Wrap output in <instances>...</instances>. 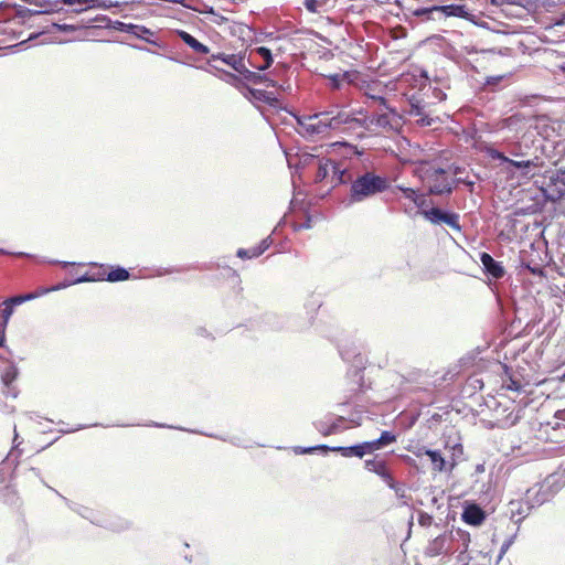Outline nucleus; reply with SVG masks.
Instances as JSON below:
<instances>
[{"label": "nucleus", "mask_w": 565, "mask_h": 565, "mask_svg": "<svg viewBox=\"0 0 565 565\" xmlns=\"http://www.w3.org/2000/svg\"><path fill=\"white\" fill-rule=\"evenodd\" d=\"M111 30L128 33L139 40H142L149 44L158 45L157 41L150 39L154 33L152 30L145 25H138L134 23H126L119 20H115Z\"/></svg>", "instance_id": "obj_11"}, {"label": "nucleus", "mask_w": 565, "mask_h": 565, "mask_svg": "<svg viewBox=\"0 0 565 565\" xmlns=\"http://www.w3.org/2000/svg\"><path fill=\"white\" fill-rule=\"evenodd\" d=\"M428 554L431 556H438L441 554H454L458 551L451 545L449 533L445 532L435 537L428 545Z\"/></svg>", "instance_id": "obj_19"}, {"label": "nucleus", "mask_w": 565, "mask_h": 565, "mask_svg": "<svg viewBox=\"0 0 565 565\" xmlns=\"http://www.w3.org/2000/svg\"><path fill=\"white\" fill-rule=\"evenodd\" d=\"M130 279V273L127 268L120 265H108L106 281L121 282Z\"/></svg>", "instance_id": "obj_34"}, {"label": "nucleus", "mask_w": 565, "mask_h": 565, "mask_svg": "<svg viewBox=\"0 0 565 565\" xmlns=\"http://www.w3.org/2000/svg\"><path fill=\"white\" fill-rule=\"evenodd\" d=\"M271 235L265 237L259 242L258 245L250 248H238L236 252V256L241 259H252L257 258L263 255L271 245H273Z\"/></svg>", "instance_id": "obj_23"}, {"label": "nucleus", "mask_w": 565, "mask_h": 565, "mask_svg": "<svg viewBox=\"0 0 565 565\" xmlns=\"http://www.w3.org/2000/svg\"><path fill=\"white\" fill-rule=\"evenodd\" d=\"M288 113L291 114L297 121L298 134L303 138L311 140L331 129H339L342 125H363V120L344 110H338L337 113L334 110H326L309 116H299L291 111Z\"/></svg>", "instance_id": "obj_2"}, {"label": "nucleus", "mask_w": 565, "mask_h": 565, "mask_svg": "<svg viewBox=\"0 0 565 565\" xmlns=\"http://www.w3.org/2000/svg\"><path fill=\"white\" fill-rule=\"evenodd\" d=\"M489 154L493 160L499 161L505 173L511 179H516L518 183H524L535 177L543 164L537 156L532 159L514 160L498 149H492Z\"/></svg>", "instance_id": "obj_3"}, {"label": "nucleus", "mask_w": 565, "mask_h": 565, "mask_svg": "<svg viewBox=\"0 0 565 565\" xmlns=\"http://www.w3.org/2000/svg\"><path fill=\"white\" fill-rule=\"evenodd\" d=\"M0 499L4 504L15 505L19 501L17 490L12 486H4L0 491Z\"/></svg>", "instance_id": "obj_45"}, {"label": "nucleus", "mask_w": 565, "mask_h": 565, "mask_svg": "<svg viewBox=\"0 0 565 565\" xmlns=\"http://www.w3.org/2000/svg\"><path fill=\"white\" fill-rule=\"evenodd\" d=\"M332 178L335 181V184H347L348 182L353 181L352 174L348 168L342 167V164L335 160L332 162Z\"/></svg>", "instance_id": "obj_38"}, {"label": "nucleus", "mask_w": 565, "mask_h": 565, "mask_svg": "<svg viewBox=\"0 0 565 565\" xmlns=\"http://www.w3.org/2000/svg\"><path fill=\"white\" fill-rule=\"evenodd\" d=\"M532 489L527 490L526 497H527V511H531L534 508L541 507L545 502L550 501L554 494L552 491L545 487V483L542 482L540 488L536 490V492L531 495Z\"/></svg>", "instance_id": "obj_24"}, {"label": "nucleus", "mask_w": 565, "mask_h": 565, "mask_svg": "<svg viewBox=\"0 0 565 565\" xmlns=\"http://www.w3.org/2000/svg\"><path fill=\"white\" fill-rule=\"evenodd\" d=\"M213 61H222L238 74L242 72V68L244 66V56H242L241 54H226L218 52L215 54H211L209 63Z\"/></svg>", "instance_id": "obj_28"}, {"label": "nucleus", "mask_w": 565, "mask_h": 565, "mask_svg": "<svg viewBox=\"0 0 565 565\" xmlns=\"http://www.w3.org/2000/svg\"><path fill=\"white\" fill-rule=\"evenodd\" d=\"M417 521L420 526L428 527L431 525L434 518L431 514L420 510L417 513Z\"/></svg>", "instance_id": "obj_58"}, {"label": "nucleus", "mask_w": 565, "mask_h": 565, "mask_svg": "<svg viewBox=\"0 0 565 565\" xmlns=\"http://www.w3.org/2000/svg\"><path fill=\"white\" fill-rule=\"evenodd\" d=\"M320 156L312 154V153H301L299 156V164L303 168L317 164V162L320 160Z\"/></svg>", "instance_id": "obj_54"}, {"label": "nucleus", "mask_w": 565, "mask_h": 565, "mask_svg": "<svg viewBox=\"0 0 565 565\" xmlns=\"http://www.w3.org/2000/svg\"><path fill=\"white\" fill-rule=\"evenodd\" d=\"M14 312V308L11 307L8 302H6L4 300L1 302L0 305V316L1 317H4L7 319L10 320V318L12 317Z\"/></svg>", "instance_id": "obj_64"}, {"label": "nucleus", "mask_w": 565, "mask_h": 565, "mask_svg": "<svg viewBox=\"0 0 565 565\" xmlns=\"http://www.w3.org/2000/svg\"><path fill=\"white\" fill-rule=\"evenodd\" d=\"M88 10L89 9H104L108 10L113 7H118L119 2H113L110 0H88Z\"/></svg>", "instance_id": "obj_52"}, {"label": "nucleus", "mask_w": 565, "mask_h": 565, "mask_svg": "<svg viewBox=\"0 0 565 565\" xmlns=\"http://www.w3.org/2000/svg\"><path fill=\"white\" fill-rule=\"evenodd\" d=\"M423 217L433 225L445 224L457 232H461L462 230L460 215L449 209L435 205L429 207L428 205L423 212Z\"/></svg>", "instance_id": "obj_8"}, {"label": "nucleus", "mask_w": 565, "mask_h": 565, "mask_svg": "<svg viewBox=\"0 0 565 565\" xmlns=\"http://www.w3.org/2000/svg\"><path fill=\"white\" fill-rule=\"evenodd\" d=\"M504 78V75H497V76H488L483 83V85L491 90H495L498 85L502 82Z\"/></svg>", "instance_id": "obj_60"}, {"label": "nucleus", "mask_w": 565, "mask_h": 565, "mask_svg": "<svg viewBox=\"0 0 565 565\" xmlns=\"http://www.w3.org/2000/svg\"><path fill=\"white\" fill-rule=\"evenodd\" d=\"M482 270L488 278L499 280L504 277L505 269L501 262L495 260L489 253L480 254Z\"/></svg>", "instance_id": "obj_17"}, {"label": "nucleus", "mask_w": 565, "mask_h": 565, "mask_svg": "<svg viewBox=\"0 0 565 565\" xmlns=\"http://www.w3.org/2000/svg\"><path fill=\"white\" fill-rule=\"evenodd\" d=\"M21 444H22V440H20V436L17 431V427L14 426L13 447H12L9 456H13L14 452H17V457L20 456L22 454V451L19 448Z\"/></svg>", "instance_id": "obj_63"}, {"label": "nucleus", "mask_w": 565, "mask_h": 565, "mask_svg": "<svg viewBox=\"0 0 565 565\" xmlns=\"http://www.w3.org/2000/svg\"><path fill=\"white\" fill-rule=\"evenodd\" d=\"M76 284H77L76 282V278H74V279H64L63 281L49 287V290L58 291V290L65 289V288H67L70 286L76 285Z\"/></svg>", "instance_id": "obj_62"}, {"label": "nucleus", "mask_w": 565, "mask_h": 565, "mask_svg": "<svg viewBox=\"0 0 565 565\" xmlns=\"http://www.w3.org/2000/svg\"><path fill=\"white\" fill-rule=\"evenodd\" d=\"M509 510L511 513V520L518 527L526 518L531 511H527V499L524 502L520 501H510L509 503Z\"/></svg>", "instance_id": "obj_32"}, {"label": "nucleus", "mask_w": 565, "mask_h": 565, "mask_svg": "<svg viewBox=\"0 0 565 565\" xmlns=\"http://www.w3.org/2000/svg\"><path fill=\"white\" fill-rule=\"evenodd\" d=\"M339 354L341 359L350 364L348 369V377L356 386L352 391L363 390V371L365 369V358L361 353L355 343H344L339 345Z\"/></svg>", "instance_id": "obj_6"}, {"label": "nucleus", "mask_w": 565, "mask_h": 565, "mask_svg": "<svg viewBox=\"0 0 565 565\" xmlns=\"http://www.w3.org/2000/svg\"><path fill=\"white\" fill-rule=\"evenodd\" d=\"M332 449H334L333 446H328V445L321 444V445H315V446H308V447L295 446L292 448V451L296 455H309V454L318 452L322 456H326L329 452H332Z\"/></svg>", "instance_id": "obj_39"}, {"label": "nucleus", "mask_w": 565, "mask_h": 565, "mask_svg": "<svg viewBox=\"0 0 565 565\" xmlns=\"http://www.w3.org/2000/svg\"><path fill=\"white\" fill-rule=\"evenodd\" d=\"M487 519L486 511L475 501H465L461 520L469 525L480 526Z\"/></svg>", "instance_id": "obj_16"}, {"label": "nucleus", "mask_w": 565, "mask_h": 565, "mask_svg": "<svg viewBox=\"0 0 565 565\" xmlns=\"http://www.w3.org/2000/svg\"><path fill=\"white\" fill-rule=\"evenodd\" d=\"M47 28L50 29V31L52 29H54L60 32H73L78 29V26H76L74 24L58 23V22H52L51 24L47 25Z\"/></svg>", "instance_id": "obj_57"}, {"label": "nucleus", "mask_w": 565, "mask_h": 565, "mask_svg": "<svg viewBox=\"0 0 565 565\" xmlns=\"http://www.w3.org/2000/svg\"><path fill=\"white\" fill-rule=\"evenodd\" d=\"M364 413L365 411L363 409L362 406L355 405L348 416H334L332 414H329L328 417L330 425L334 426L337 428V434H339L349 428V426H347L345 423H349L351 426H360L362 424Z\"/></svg>", "instance_id": "obj_13"}, {"label": "nucleus", "mask_w": 565, "mask_h": 565, "mask_svg": "<svg viewBox=\"0 0 565 565\" xmlns=\"http://www.w3.org/2000/svg\"><path fill=\"white\" fill-rule=\"evenodd\" d=\"M31 547V541L28 537H21L18 542L17 551L10 553L7 556V561L9 563H20L23 562L28 552Z\"/></svg>", "instance_id": "obj_33"}, {"label": "nucleus", "mask_w": 565, "mask_h": 565, "mask_svg": "<svg viewBox=\"0 0 565 565\" xmlns=\"http://www.w3.org/2000/svg\"><path fill=\"white\" fill-rule=\"evenodd\" d=\"M115 20H111L109 17L104 14H97L95 18L89 19L87 21V26H90V23H97L96 28H105L111 30V25Z\"/></svg>", "instance_id": "obj_51"}, {"label": "nucleus", "mask_w": 565, "mask_h": 565, "mask_svg": "<svg viewBox=\"0 0 565 565\" xmlns=\"http://www.w3.org/2000/svg\"><path fill=\"white\" fill-rule=\"evenodd\" d=\"M423 455H425L430 463L433 465V469L438 472L451 471L456 466V462H448L443 456L441 451L438 449H423Z\"/></svg>", "instance_id": "obj_21"}, {"label": "nucleus", "mask_w": 565, "mask_h": 565, "mask_svg": "<svg viewBox=\"0 0 565 565\" xmlns=\"http://www.w3.org/2000/svg\"><path fill=\"white\" fill-rule=\"evenodd\" d=\"M77 514L79 516H82L83 519L89 521L92 524L97 525V526H98L102 515H103L100 512L95 511L85 505H82V508L79 509V512Z\"/></svg>", "instance_id": "obj_47"}, {"label": "nucleus", "mask_w": 565, "mask_h": 565, "mask_svg": "<svg viewBox=\"0 0 565 565\" xmlns=\"http://www.w3.org/2000/svg\"><path fill=\"white\" fill-rule=\"evenodd\" d=\"M242 94L253 104L263 103L271 107H276L278 104V98L276 97L275 93L265 89L242 85Z\"/></svg>", "instance_id": "obj_14"}, {"label": "nucleus", "mask_w": 565, "mask_h": 565, "mask_svg": "<svg viewBox=\"0 0 565 565\" xmlns=\"http://www.w3.org/2000/svg\"><path fill=\"white\" fill-rule=\"evenodd\" d=\"M184 44H186L190 49L193 50L196 54L207 55L210 53V47L202 42H200L196 38L184 30L175 29L172 31Z\"/></svg>", "instance_id": "obj_25"}, {"label": "nucleus", "mask_w": 565, "mask_h": 565, "mask_svg": "<svg viewBox=\"0 0 565 565\" xmlns=\"http://www.w3.org/2000/svg\"><path fill=\"white\" fill-rule=\"evenodd\" d=\"M405 34H406V32L404 29L401 28V32H397L391 26V42L393 40L404 38ZM411 56H412V49H408V47L397 49L391 44V63L393 61H397V62L407 61L411 58Z\"/></svg>", "instance_id": "obj_27"}, {"label": "nucleus", "mask_w": 565, "mask_h": 565, "mask_svg": "<svg viewBox=\"0 0 565 565\" xmlns=\"http://www.w3.org/2000/svg\"><path fill=\"white\" fill-rule=\"evenodd\" d=\"M362 444L365 455H371L374 451L384 448L385 446L388 445V429L382 430L379 438L363 441Z\"/></svg>", "instance_id": "obj_35"}, {"label": "nucleus", "mask_w": 565, "mask_h": 565, "mask_svg": "<svg viewBox=\"0 0 565 565\" xmlns=\"http://www.w3.org/2000/svg\"><path fill=\"white\" fill-rule=\"evenodd\" d=\"M214 70L218 71L221 73L220 78L227 84L234 85L237 88L242 90V85H245L238 75L231 73L228 71H225L223 68H218L217 66L211 65Z\"/></svg>", "instance_id": "obj_46"}, {"label": "nucleus", "mask_w": 565, "mask_h": 565, "mask_svg": "<svg viewBox=\"0 0 565 565\" xmlns=\"http://www.w3.org/2000/svg\"><path fill=\"white\" fill-rule=\"evenodd\" d=\"M273 63V53L270 49L266 46H257L249 53L248 64L260 72L268 70Z\"/></svg>", "instance_id": "obj_15"}, {"label": "nucleus", "mask_w": 565, "mask_h": 565, "mask_svg": "<svg viewBox=\"0 0 565 565\" xmlns=\"http://www.w3.org/2000/svg\"><path fill=\"white\" fill-rule=\"evenodd\" d=\"M42 483L45 484L47 488H50L52 491H54L64 502L65 504L75 513L79 512V509L83 504L76 503L74 501L68 500L66 497L62 495L57 490L53 489L52 487L47 486L43 479H41Z\"/></svg>", "instance_id": "obj_56"}, {"label": "nucleus", "mask_w": 565, "mask_h": 565, "mask_svg": "<svg viewBox=\"0 0 565 565\" xmlns=\"http://www.w3.org/2000/svg\"><path fill=\"white\" fill-rule=\"evenodd\" d=\"M333 447H334V449H332V452H339V454H341V456H343L345 458H351V457L363 458L365 456V451H364L362 443L351 445V446H333Z\"/></svg>", "instance_id": "obj_37"}, {"label": "nucleus", "mask_w": 565, "mask_h": 565, "mask_svg": "<svg viewBox=\"0 0 565 565\" xmlns=\"http://www.w3.org/2000/svg\"><path fill=\"white\" fill-rule=\"evenodd\" d=\"M434 8L441 12L445 17H455L467 20L469 10L465 4L450 3V4H434Z\"/></svg>", "instance_id": "obj_30"}, {"label": "nucleus", "mask_w": 565, "mask_h": 565, "mask_svg": "<svg viewBox=\"0 0 565 565\" xmlns=\"http://www.w3.org/2000/svg\"><path fill=\"white\" fill-rule=\"evenodd\" d=\"M49 4H50V8L58 9V12L63 9V7H60V4L67 6V7L81 6V9L72 10L74 13H82L84 11H87L88 7H89V6H87L88 0H56Z\"/></svg>", "instance_id": "obj_42"}, {"label": "nucleus", "mask_w": 565, "mask_h": 565, "mask_svg": "<svg viewBox=\"0 0 565 565\" xmlns=\"http://www.w3.org/2000/svg\"><path fill=\"white\" fill-rule=\"evenodd\" d=\"M313 427L322 435L330 436L337 434V428L330 425L329 417L313 422Z\"/></svg>", "instance_id": "obj_48"}, {"label": "nucleus", "mask_w": 565, "mask_h": 565, "mask_svg": "<svg viewBox=\"0 0 565 565\" xmlns=\"http://www.w3.org/2000/svg\"><path fill=\"white\" fill-rule=\"evenodd\" d=\"M90 270L76 277V282L106 281L108 265L89 263Z\"/></svg>", "instance_id": "obj_22"}, {"label": "nucleus", "mask_w": 565, "mask_h": 565, "mask_svg": "<svg viewBox=\"0 0 565 565\" xmlns=\"http://www.w3.org/2000/svg\"><path fill=\"white\" fill-rule=\"evenodd\" d=\"M225 271V276L227 278H231L233 279V282H234V289L236 290L237 294H241L243 291V287H242V280H241V277L237 273V270H235L234 268L230 267V266H223L222 267Z\"/></svg>", "instance_id": "obj_50"}, {"label": "nucleus", "mask_w": 565, "mask_h": 565, "mask_svg": "<svg viewBox=\"0 0 565 565\" xmlns=\"http://www.w3.org/2000/svg\"><path fill=\"white\" fill-rule=\"evenodd\" d=\"M388 189V178L381 177L374 172L359 174L350 188V201L362 202L367 198L383 193Z\"/></svg>", "instance_id": "obj_5"}, {"label": "nucleus", "mask_w": 565, "mask_h": 565, "mask_svg": "<svg viewBox=\"0 0 565 565\" xmlns=\"http://www.w3.org/2000/svg\"><path fill=\"white\" fill-rule=\"evenodd\" d=\"M543 482L554 495L565 486V479L559 473H552L547 476Z\"/></svg>", "instance_id": "obj_43"}, {"label": "nucleus", "mask_w": 565, "mask_h": 565, "mask_svg": "<svg viewBox=\"0 0 565 565\" xmlns=\"http://www.w3.org/2000/svg\"><path fill=\"white\" fill-rule=\"evenodd\" d=\"M449 539L452 546H455V543H458L460 544V548H465V551H468L470 544L469 532L462 529H456L449 532Z\"/></svg>", "instance_id": "obj_40"}, {"label": "nucleus", "mask_w": 565, "mask_h": 565, "mask_svg": "<svg viewBox=\"0 0 565 565\" xmlns=\"http://www.w3.org/2000/svg\"><path fill=\"white\" fill-rule=\"evenodd\" d=\"M366 470L376 473L388 484V458L385 456L375 455L372 459L364 460Z\"/></svg>", "instance_id": "obj_20"}, {"label": "nucleus", "mask_w": 565, "mask_h": 565, "mask_svg": "<svg viewBox=\"0 0 565 565\" xmlns=\"http://www.w3.org/2000/svg\"><path fill=\"white\" fill-rule=\"evenodd\" d=\"M98 526L113 532H124L131 529L132 522L121 516H106L103 514Z\"/></svg>", "instance_id": "obj_26"}, {"label": "nucleus", "mask_w": 565, "mask_h": 565, "mask_svg": "<svg viewBox=\"0 0 565 565\" xmlns=\"http://www.w3.org/2000/svg\"><path fill=\"white\" fill-rule=\"evenodd\" d=\"M518 532H519V529L515 530L514 533H512L511 535H509L505 541L503 542V544L501 545V548H500V552H499V555H498V562L500 559H502L503 555L508 552V550L512 546V544L514 543L516 536H518Z\"/></svg>", "instance_id": "obj_55"}, {"label": "nucleus", "mask_w": 565, "mask_h": 565, "mask_svg": "<svg viewBox=\"0 0 565 565\" xmlns=\"http://www.w3.org/2000/svg\"><path fill=\"white\" fill-rule=\"evenodd\" d=\"M427 79V73L419 68L402 72L397 75H394L391 71V90H401L408 103L407 113L419 117L417 122L424 127L431 126L434 122L433 118L424 114L422 100L417 96L422 87L426 85Z\"/></svg>", "instance_id": "obj_1"}, {"label": "nucleus", "mask_w": 565, "mask_h": 565, "mask_svg": "<svg viewBox=\"0 0 565 565\" xmlns=\"http://www.w3.org/2000/svg\"><path fill=\"white\" fill-rule=\"evenodd\" d=\"M147 426L159 427V428H171V429L189 431V433H192V434H198V435H203V436H207V437H211V438L220 439L222 441H227V443L232 444L233 446L244 447V448L248 447L247 445L243 444L242 439L239 437H237V436L224 437V436H220V435H215V434L204 433V431H201V430L186 429V428H183V427H180V426H171V425H167V424H162V423H157V422H150L149 424H147Z\"/></svg>", "instance_id": "obj_18"}, {"label": "nucleus", "mask_w": 565, "mask_h": 565, "mask_svg": "<svg viewBox=\"0 0 565 565\" xmlns=\"http://www.w3.org/2000/svg\"><path fill=\"white\" fill-rule=\"evenodd\" d=\"M535 184L546 201L559 202L565 198V168L546 170Z\"/></svg>", "instance_id": "obj_7"}, {"label": "nucleus", "mask_w": 565, "mask_h": 565, "mask_svg": "<svg viewBox=\"0 0 565 565\" xmlns=\"http://www.w3.org/2000/svg\"><path fill=\"white\" fill-rule=\"evenodd\" d=\"M15 12L18 18L21 19H29L33 15H40V14H51L54 12H58V9L50 8V6L43 10H32L23 6L14 4Z\"/></svg>", "instance_id": "obj_41"}, {"label": "nucleus", "mask_w": 565, "mask_h": 565, "mask_svg": "<svg viewBox=\"0 0 565 565\" xmlns=\"http://www.w3.org/2000/svg\"><path fill=\"white\" fill-rule=\"evenodd\" d=\"M393 200L397 202L398 209L411 218L423 216L425 207L433 203L425 193L413 188L391 184V201Z\"/></svg>", "instance_id": "obj_4"}, {"label": "nucleus", "mask_w": 565, "mask_h": 565, "mask_svg": "<svg viewBox=\"0 0 565 565\" xmlns=\"http://www.w3.org/2000/svg\"><path fill=\"white\" fill-rule=\"evenodd\" d=\"M50 33V29L46 26H44L41 31H38V32H32L29 38L24 41H21L14 45H11L10 49H15V47H22L24 46L26 43L29 42H32V41H35L36 39H39L41 35H44V34H49Z\"/></svg>", "instance_id": "obj_53"}, {"label": "nucleus", "mask_w": 565, "mask_h": 565, "mask_svg": "<svg viewBox=\"0 0 565 565\" xmlns=\"http://www.w3.org/2000/svg\"><path fill=\"white\" fill-rule=\"evenodd\" d=\"M454 189V184L447 178H443L441 180L435 179L434 184H431L428 189V194L450 195Z\"/></svg>", "instance_id": "obj_36"}, {"label": "nucleus", "mask_w": 565, "mask_h": 565, "mask_svg": "<svg viewBox=\"0 0 565 565\" xmlns=\"http://www.w3.org/2000/svg\"><path fill=\"white\" fill-rule=\"evenodd\" d=\"M434 11H437L434 6L431 7H420V8H417L413 11V14L418 17V18H422V19H425V20H428L430 19V14L434 12Z\"/></svg>", "instance_id": "obj_59"}, {"label": "nucleus", "mask_w": 565, "mask_h": 565, "mask_svg": "<svg viewBox=\"0 0 565 565\" xmlns=\"http://www.w3.org/2000/svg\"><path fill=\"white\" fill-rule=\"evenodd\" d=\"M332 162H334V160L332 159H323L321 158L318 162H317V172H316V175H315V182L319 183L321 181H323L328 174H329V166L332 167Z\"/></svg>", "instance_id": "obj_44"}, {"label": "nucleus", "mask_w": 565, "mask_h": 565, "mask_svg": "<svg viewBox=\"0 0 565 565\" xmlns=\"http://www.w3.org/2000/svg\"><path fill=\"white\" fill-rule=\"evenodd\" d=\"M332 148L334 152H338L343 159H352L353 157H361L363 154L362 150L355 145L349 143L347 141H337L329 146Z\"/></svg>", "instance_id": "obj_31"}, {"label": "nucleus", "mask_w": 565, "mask_h": 565, "mask_svg": "<svg viewBox=\"0 0 565 565\" xmlns=\"http://www.w3.org/2000/svg\"><path fill=\"white\" fill-rule=\"evenodd\" d=\"M239 75L246 82L253 83L255 85L264 84L267 87H277V82L275 79L269 78L266 74H260V73L250 71L245 65L243 66Z\"/></svg>", "instance_id": "obj_29"}, {"label": "nucleus", "mask_w": 565, "mask_h": 565, "mask_svg": "<svg viewBox=\"0 0 565 565\" xmlns=\"http://www.w3.org/2000/svg\"><path fill=\"white\" fill-rule=\"evenodd\" d=\"M418 373L412 372L407 376L399 373H391V387L396 388L394 398L402 397L409 393L416 392L419 387L415 386L417 383Z\"/></svg>", "instance_id": "obj_10"}, {"label": "nucleus", "mask_w": 565, "mask_h": 565, "mask_svg": "<svg viewBox=\"0 0 565 565\" xmlns=\"http://www.w3.org/2000/svg\"><path fill=\"white\" fill-rule=\"evenodd\" d=\"M38 298V294H22V295H14V296H11V297H8L7 299H4L6 302H8L11 307H13L15 309V307L26 302V301H30V300H33Z\"/></svg>", "instance_id": "obj_49"}, {"label": "nucleus", "mask_w": 565, "mask_h": 565, "mask_svg": "<svg viewBox=\"0 0 565 565\" xmlns=\"http://www.w3.org/2000/svg\"><path fill=\"white\" fill-rule=\"evenodd\" d=\"M364 94L369 99L379 102L381 106L388 109V82L371 78L366 82Z\"/></svg>", "instance_id": "obj_9"}, {"label": "nucleus", "mask_w": 565, "mask_h": 565, "mask_svg": "<svg viewBox=\"0 0 565 565\" xmlns=\"http://www.w3.org/2000/svg\"><path fill=\"white\" fill-rule=\"evenodd\" d=\"M0 360L7 363V366L1 371V383L3 385L2 393L6 396H10L12 398L18 397L19 391L17 387L12 386V383L17 380L19 375V370L17 364L13 361H10L0 354Z\"/></svg>", "instance_id": "obj_12"}, {"label": "nucleus", "mask_w": 565, "mask_h": 565, "mask_svg": "<svg viewBox=\"0 0 565 565\" xmlns=\"http://www.w3.org/2000/svg\"><path fill=\"white\" fill-rule=\"evenodd\" d=\"M467 21H469L470 23H472L473 25H476L478 28L490 30V25L488 22L480 20L479 18H477V15H475L471 12H469V15L467 17Z\"/></svg>", "instance_id": "obj_61"}]
</instances>
